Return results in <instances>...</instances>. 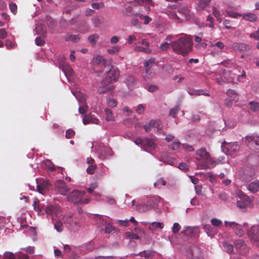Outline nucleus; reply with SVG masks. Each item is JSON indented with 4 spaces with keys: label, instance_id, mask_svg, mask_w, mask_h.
Listing matches in <instances>:
<instances>
[{
    "label": "nucleus",
    "instance_id": "nucleus-1",
    "mask_svg": "<svg viewBox=\"0 0 259 259\" xmlns=\"http://www.w3.org/2000/svg\"><path fill=\"white\" fill-rule=\"evenodd\" d=\"M170 45L175 53L183 56H187L192 50V39L187 34H183L182 37L172 41Z\"/></svg>",
    "mask_w": 259,
    "mask_h": 259
},
{
    "label": "nucleus",
    "instance_id": "nucleus-2",
    "mask_svg": "<svg viewBox=\"0 0 259 259\" xmlns=\"http://www.w3.org/2000/svg\"><path fill=\"white\" fill-rule=\"evenodd\" d=\"M119 75V72L117 67L111 66L110 69L106 73L105 78L100 83L98 89L99 94H105L114 89L113 85L110 84L116 81Z\"/></svg>",
    "mask_w": 259,
    "mask_h": 259
},
{
    "label": "nucleus",
    "instance_id": "nucleus-3",
    "mask_svg": "<svg viewBox=\"0 0 259 259\" xmlns=\"http://www.w3.org/2000/svg\"><path fill=\"white\" fill-rule=\"evenodd\" d=\"M63 221L66 227L71 230L75 231L79 228L78 220L70 213L64 215Z\"/></svg>",
    "mask_w": 259,
    "mask_h": 259
},
{
    "label": "nucleus",
    "instance_id": "nucleus-4",
    "mask_svg": "<svg viewBox=\"0 0 259 259\" xmlns=\"http://www.w3.org/2000/svg\"><path fill=\"white\" fill-rule=\"evenodd\" d=\"M237 196L239 198L237 201V207L242 209L243 211H245L246 207L251 204L252 198L241 191L238 192Z\"/></svg>",
    "mask_w": 259,
    "mask_h": 259
},
{
    "label": "nucleus",
    "instance_id": "nucleus-5",
    "mask_svg": "<svg viewBox=\"0 0 259 259\" xmlns=\"http://www.w3.org/2000/svg\"><path fill=\"white\" fill-rule=\"evenodd\" d=\"M196 154L200 157L197 160L201 163L202 167H208L207 162L210 160V153L205 148H201L196 151Z\"/></svg>",
    "mask_w": 259,
    "mask_h": 259
},
{
    "label": "nucleus",
    "instance_id": "nucleus-6",
    "mask_svg": "<svg viewBox=\"0 0 259 259\" xmlns=\"http://www.w3.org/2000/svg\"><path fill=\"white\" fill-rule=\"evenodd\" d=\"M84 191L79 190L72 191L67 197V200L76 204H79L81 201V198L85 195Z\"/></svg>",
    "mask_w": 259,
    "mask_h": 259
},
{
    "label": "nucleus",
    "instance_id": "nucleus-7",
    "mask_svg": "<svg viewBox=\"0 0 259 259\" xmlns=\"http://www.w3.org/2000/svg\"><path fill=\"white\" fill-rule=\"evenodd\" d=\"M225 224L226 227L231 228L234 231L235 234L239 237L243 236L244 234L243 230L240 225L234 222L225 221Z\"/></svg>",
    "mask_w": 259,
    "mask_h": 259
},
{
    "label": "nucleus",
    "instance_id": "nucleus-8",
    "mask_svg": "<svg viewBox=\"0 0 259 259\" xmlns=\"http://www.w3.org/2000/svg\"><path fill=\"white\" fill-rule=\"evenodd\" d=\"M247 235L252 242H259V226H253L248 231Z\"/></svg>",
    "mask_w": 259,
    "mask_h": 259
},
{
    "label": "nucleus",
    "instance_id": "nucleus-9",
    "mask_svg": "<svg viewBox=\"0 0 259 259\" xmlns=\"http://www.w3.org/2000/svg\"><path fill=\"white\" fill-rule=\"evenodd\" d=\"M37 190L38 192L43 194L44 191L48 189L51 185L49 181L47 179L43 178L36 179Z\"/></svg>",
    "mask_w": 259,
    "mask_h": 259
},
{
    "label": "nucleus",
    "instance_id": "nucleus-10",
    "mask_svg": "<svg viewBox=\"0 0 259 259\" xmlns=\"http://www.w3.org/2000/svg\"><path fill=\"white\" fill-rule=\"evenodd\" d=\"M55 188L58 192L63 195H67L69 188L67 186L65 183L62 180H58L55 183Z\"/></svg>",
    "mask_w": 259,
    "mask_h": 259
},
{
    "label": "nucleus",
    "instance_id": "nucleus-11",
    "mask_svg": "<svg viewBox=\"0 0 259 259\" xmlns=\"http://www.w3.org/2000/svg\"><path fill=\"white\" fill-rule=\"evenodd\" d=\"M236 249L238 252L243 255H245L248 249L247 245L242 239H238L234 242Z\"/></svg>",
    "mask_w": 259,
    "mask_h": 259
},
{
    "label": "nucleus",
    "instance_id": "nucleus-12",
    "mask_svg": "<svg viewBox=\"0 0 259 259\" xmlns=\"http://www.w3.org/2000/svg\"><path fill=\"white\" fill-rule=\"evenodd\" d=\"M255 172L251 168L245 169L240 175V179L244 182H249L254 177Z\"/></svg>",
    "mask_w": 259,
    "mask_h": 259
},
{
    "label": "nucleus",
    "instance_id": "nucleus-13",
    "mask_svg": "<svg viewBox=\"0 0 259 259\" xmlns=\"http://www.w3.org/2000/svg\"><path fill=\"white\" fill-rule=\"evenodd\" d=\"M232 48L236 52H245L251 49L249 45L245 43L235 42L232 44Z\"/></svg>",
    "mask_w": 259,
    "mask_h": 259
},
{
    "label": "nucleus",
    "instance_id": "nucleus-14",
    "mask_svg": "<svg viewBox=\"0 0 259 259\" xmlns=\"http://www.w3.org/2000/svg\"><path fill=\"white\" fill-rule=\"evenodd\" d=\"M83 123L85 125L88 124L90 123H93L96 124H99L100 121L94 116L89 114L85 115L82 119Z\"/></svg>",
    "mask_w": 259,
    "mask_h": 259
},
{
    "label": "nucleus",
    "instance_id": "nucleus-15",
    "mask_svg": "<svg viewBox=\"0 0 259 259\" xmlns=\"http://www.w3.org/2000/svg\"><path fill=\"white\" fill-rule=\"evenodd\" d=\"M197 9L198 10L206 11H208L209 9V5L211 0H197Z\"/></svg>",
    "mask_w": 259,
    "mask_h": 259
},
{
    "label": "nucleus",
    "instance_id": "nucleus-16",
    "mask_svg": "<svg viewBox=\"0 0 259 259\" xmlns=\"http://www.w3.org/2000/svg\"><path fill=\"white\" fill-rule=\"evenodd\" d=\"M46 212L48 215L52 216H58V214L60 212V210L59 207L54 205L48 206L46 209Z\"/></svg>",
    "mask_w": 259,
    "mask_h": 259
},
{
    "label": "nucleus",
    "instance_id": "nucleus-17",
    "mask_svg": "<svg viewBox=\"0 0 259 259\" xmlns=\"http://www.w3.org/2000/svg\"><path fill=\"white\" fill-rule=\"evenodd\" d=\"M247 188L252 193L257 192L259 191V181L255 180L251 182L248 185Z\"/></svg>",
    "mask_w": 259,
    "mask_h": 259
},
{
    "label": "nucleus",
    "instance_id": "nucleus-18",
    "mask_svg": "<svg viewBox=\"0 0 259 259\" xmlns=\"http://www.w3.org/2000/svg\"><path fill=\"white\" fill-rule=\"evenodd\" d=\"M188 93L191 96H200L204 95L205 96H209L210 95L208 93H205L202 90H195L194 89H189L188 90Z\"/></svg>",
    "mask_w": 259,
    "mask_h": 259
},
{
    "label": "nucleus",
    "instance_id": "nucleus-19",
    "mask_svg": "<svg viewBox=\"0 0 259 259\" xmlns=\"http://www.w3.org/2000/svg\"><path fill=\"white\" fill-rule=\"evenodd\" d=\"M93 61L94 64H96L101 67L105 66L107 64V60L102 56H98L94 58Z\"/></svg>",
    "mask_w": 259,
    "mask_h": 259
},
{
    "label": "nucleus",
    "instance_id": "nucleus-20",
    "mask_svg": "<svg viewBox=\"0 0 259 259\" xmlns=\"http://www.w3.org/2000/svg\"><path fill=\"white\" fill-rule=\"evenodd\" d=\"M178 12L182 14L186 19L190 18V10L188 6H183L178 10Z\"/></svg>",
    "mask_w": 259,
    "mask_h": 259
},
{
    "label": "nucleus",
    "instance_id": "nucleus-21",
    "mask_svg": "<svg viewBox=\"0 0 259 259\" xmlns=\"http://www.w3.org/2000/svg\"><path fill=\"white\" fill-rule=\"evenodd\" d=\"M155 251L152 250H144L139 253L141 256L144 257L145 259H152L154 256Z\"/></svg>",
    "mask_w": 259,
    "mask_h": 259
},
{
    "label": "nucleus",
    "instance_id": "nucleus-22",
    "mask_svg": "<svg viewBox=\"0 0 259 259\" xmlns=\"http://www.w3.org/2000/svg\"><path fill=\"white\" fill-rule=\"evenodd\" d=\"M143 147H147L152 149H155V144L153 139L148 138H145Z\"/></svg>",
    "mask_w": 259,
    "mask_h": 259
},
{
    "label": "nucleus",
    "instance_id": "nucleus-23",
    "mask_svg": "<svg viewBox=\"0 0 259 259\" xmlns=\"http://www.w3.org/2000/svg\"><path fill=\"white\" fill-rule=\"evenodd\" d=\"M242 16L244 20L250 22H255L257 20V16L256 15L252 13L244 14L242 15Z\"/></svg>",
    "mask_w": 259,
    "mask_h": 259
},
{
    "label": "nucleus",
    "instance_id": "nucleus-24",
    "mask_svg": "<svg viewBox=\"0 0 259 259\" xmlns=\"http://www.w3.org/2000/svg\"><path fill=\"white\" fill-rule=\"evenodd\" d=\"M103 22V18L100 16L94 17L92 19L93 24L95 27H100L102 26Z\"/></svg>",
    "mask_w": 259,
    "mask_h": 259
},
{
    "label": "nucleus",
    "instance_id": "nucleus-25",
    "mask_svg": "<svg viewBox=\"0 0 259 259\" xmlns=\"http://www.w3.org/2000/svg\"><path fill=\"white\" fill-rule=\"evenodd\" d=\"M105 114L106 120L107 121H113L114 120V117L111 109L107 108H105Z\"/></svg>",
    "mask_w": 259,
    "mask_h": 259
},
{
    "label": "nucleus",
    "instance_id": "nucleus-26",
    "mask_svg": "<svg viewBox=\"0 0 259 259\" xmlns=\"http://www.w3.org/2000/svg\"><path fill=\"white\" fill-rule=\"evenodd\" d=\"M151 207L148 204H141L136 206V210L139 212H143L151 209Z\"/></svg>",
    "mask_w": 259,
    "mask_h": 259
},
{
    "label": "nucleus",
    "instance_id": "nucleus-27",
    "mask_svg": "<svg viewBox=\"0 0 259 259\" xmlns=\"http://www.w3.org/2000/svg\"><path fill=\"white\" fill-rule=\"evenodd\" d=\"M134 50L136 52H143L147 54H150L152 52L151 49L146 47L136 46L134 48Z\"/></svg>",
    "mask_w": 259,
    "mask_h": 259
},
{
    "label": "nucleus",
    "instance_id": "nucleus-28",
    "mask_svg": "<svg viewBox=\"0 0 259 259\" xmlns=\"http://www.w3.org/2000/svg\"><path fill=\"white\" fill-rule=\"evenodd\" d=\"M227 95L231 98L233 101H237L239 99L238 94L234 90L229 89L227 92Z\"/></svg>",
    "mask_w": 259,
    "mask_h": 259
},
{
    "label": "nucleus",
    "instance_id": "nucleus-29",
    "mask_svg": "<svg viewBox=\"0 0 259 259\" xmlns=\"http://www.w3.org/2000/svg\"><path fill=\"white\" fill-rule=\"evenodd\" d=\"M36 33L43 36H45L47 34V29L46 26L43 24H40L36 28Z\"/></svg>",
    "mask_w": 259,
    "mask_h": 259
},
{
    "label": "nucleus",
    "instance_id": "nucleus-30",
    "mask_svg": "<svg viewBox=\"0 0 259 259\" xmlns=\"http://www.w3.org/2000/svg\"><path fill=\"white\" fill-rule=\"evenodd\" d=\"M80 39L79 35H73L71 34H67L65 37L66 41H71L72 42H77Z\"/></svg>",
    "mask_w": 259,
    "mask_h": 259
},
{
    "label": "nucleus",
    "instance_id": "nucleus-31",
    "mask_svg": "<svg viewBox=\"0 0 259 259\" xmlns=\"http://www.w3.org/2000/svg\"><path fill=\"white\" fill-rule=\"evenodd\" d=\"M246 140L248 142V143L253 142L256 145L259 146V136L254 135L246 136Z\"/></svg>",
    "mask_w": 259,
    "mask_h": 259
},
{
    "label": "nucleus",
    "instance_id": "nucleus-32",
    "mask_svg": "<svg viewBox=\"0 0 259 259\" xmlns=\"http://www.w3.org/2000/svg\"><path fill=\"white\" fill-rule=\"evenodd\" d=\"M224 250L228 253H232L234 250V246L232 244L228 242H223L222 244Z\"/></svg>",
    "mask_w": 259,
    "mask_h": 259
},
{
    "label": "nucleus",
    "instance_id": "nucleus-33",
    "mask_svg": "<svg viewBox=\"0 0 259 259\" xmlns=\"http://www.w3.org/2000/svg\"><path fill=\"white\" fill-rule=\"evenodd\" d=\"M219 160H214L210 157V160L208 161L207 162L208 167H202L204 169H208V168H212L214 167L217 164L220 163Z\"/></svg>",
    "mask_w": 259,
    "mask_h": 259
},
{
    "label": "nucleus",
    "instance_id": "nucleus-34",
    "mask_svg": "<svg viewBox=\"0 0 259 259\" xmlns=\"http://www.w3.org/2000/svg\"><path fill=\"white\" fill-rule=\"evenodd\" d=\"M134 1L139 5H151L154 6V4L152 0H134Z\"/></svg>",
    "mask_w": 259,
    "mask_h": 259
},
{
    "label": "nucleus",
    "instance_id": "nucleus-35",
    "mask_svg": "<svg viewBox=\"0 0 259 259\" xmlns=\"http://www.w3.org/2000/svg\"><path fill=\"white\" fill-rule=\"evenodd\" d=\"M99 38V34L96 33L89 36L88 39L92 45L95 46Z\"/></svg>",
    "mask_w": 259,
    "mask_h": 259
},
{
    "label": "nucleus",
    "instance_id": "nucleus-36",
    "mask_svg": "<svg viewBox=\"0 0 259 259\" xmlns=\"http://www.w3.org/2000/svg\"><path fill=\"white\" fill-rule=\"evenodd\" d=\"M231 73L230 71L225 72L224 74L223 75V78L225 79V81L230 82L232 81L234 79V73H232L231 76L228 77V75H230Z\"/></svg>",
    "mask_w": 259,
    "mask_h": 259
},
{
    "label": "nucleus",
    "instance_id": "nucleus-37",
    "mask_svg": "<svg viewBox=\"0 0 259 259\" xmlns=\"http://www.w3.org/2000/svg\"><path fill=\"white\" fill-rule=\"evenodd\" d=\"M54 228L57 232H61L63 230L64 226L61 221H57L54 224Z\"/></svg>",
    "mask_w": 259,
    "mask_h": 259
},
{
    "label": "nucleus",
    "instance_id": "nucleus-38",
    "mask_svg": "<svg viewBox=\"0 0 259 259\" xmlns=\"http://www.w3.org/2000/svg\"><path fill=\"white\" fill-rule=\"evenodd\" d=\"M164 226V225L162 223H159V222H153L152 224H151L149 227V229L150 230H154L156 228H163Z\"/></svg>",
    "mask_w": 259,
    "mask_h": 259
},
{
    "label": "nucleus",
    "instance_id": "nucleus-39",
    "mask_svg": "<svg viewBox=\"0 0 259 259\" xmlns=\"http://www.w3.org/2000/svg\"><path fill=\"white\" fill-rule=\"evenodd\" d=\"M221 64L227 67H230L231 66L234 67L236 66L234 62L232 60L230 59L224 60L221 63Z\"/></svg>",
    "mask_w": 259,
    "mask_h": 259
},
{
    "label": "nucleus",
    "instance_id": "nucleus-40",
    "mask_svg": "<svg viewBox=\"0 0 259 259\" xmlns=\"http://www.w3.org/2000/svg\"><path fill=\"white\" fill-rule=\"evenodd\" d=\"M251 109L253 111L259 110V103L254 101H250L249 103Z\"/></svg>",
    "mask_w": 259,
    "mask_h": 259
},
{
    "label": "nucleus",
    "instance_id": "nucleus-41",
    "mask_svg": "<svg viewBox=\"0 0 259 259\" xmlns=\"http://www.w3.org/2000/svg\"><path fill=\"white\" fill-rule=\"evenodd\" d=\"M179 111V107L178 106H176L172 109H170L169 115V116L175 118L176 117Z\"/></svg>",
    "mask_w": 259,
    "mask_h": 259
},
{
    "label": "nucleus",
    "instance_id": "nucleus-42",
    "mask_svg": "<svg viewBox=\"0 0 259 259\" xmlns=\"http://www.w3.org/2000/svg\"><path fill=\"white\" fill-rule=\"evenodd\" d=\"M96 168L97 165L96 164H91L87 168V172L88 174L93 175Z\"/></svg>",
    "mask_w": 259,
    "mask_h": 259
},
{
    "label": "nucleus",
    "instance_id": "nucleus-43",
    "mask_svg": "<svg viewBox=\"0 0 259 259\" xmlns=\"http://www.w3.org/2000/svg\"><path fill=\"white\" fill-rule=\"evenodd\" d=\"M46 165L50 170H51L52 171H54L56 170L55 166L50 160L46 161Z\"/></svg>",
    "mask_w": 259,
    "mask_h": 259
},
{
    "label": "nucleus",
    "instance_id": "nucleus-44",
    "mask_svg": "<svg viewBox=\"0 0 259 259\" xmlns=\"http://www.w3.org/2000/svg\"><path fill=\"white\" fill-rule=\"evenodd\" d=\"M168 16L170 18L175 20L176 22L180 21V19L178 16V15H177V14L175 12H174V11L169 12Z\"/></svg>",
    "mask_w": 259,
    "mask_h": 259
},
{
    "label": "nucleus",
    "instance_id": "nucleus-45",
    "mask_svg": "<svg viewBox=\"0 0 259 259\" xmlns=\"http://www.w3.org/2000/svg\"><path fill=\"white\" fill-rule=\"evenodd\" d=\"M181 143L178 139L174 141V143L171 146V149L172 150H178L180 147Z\"/></svg>",
    "mask_w": 259,
    "mask_h": 259
},
{
    "label": "nucleus",
    "instance_id": "nucleus-46",
    "mask_svg": "<svg viewBox=\"0 0 259 259\" xmlns=\"http://www.w3.org/2000/svg\"><path fill=\"white\" fill-rule=\"evenodd\" d=\"M17 255L16 256L13 253L10 252H6L4 254V259H16Z\"/></svg>",
    "mask_w": 259,
    "mask_h": 259
},
{
    "label": "nucleus",
    "instance_id": "nucleus-47",
    "mask_svg": "<svg viewBox=\"0 0 259 259\" xmlns=\"http://www.w3.org/2000/svg\"><path fill=\"white\" fill-rule=\"evenodd\" d=\"M9 8L11 12L15 15L17 12V6L16 4L11 3L9 4Z\"/></svg>",
    "mask_w": 259,
    "mask_h": 259
},
{
    "label": "nucleus",
    "instance_id": "nucleus-48",
    "mask_svg": "<svg viewBox=\"0 0 259 259\" xmlns=\"http://www.w3.org/2000/svg\"><path fill=\"white\" fill-rule=\"evenodd\" d=\"M126 236L130 239H139L140 238L138 235L131 232H126Z\"/></svg>",
    "mask_w": 259,
    "mask_h": 259
},
{
    "label": "nucleus",
    "instance_id": "nucleus-49",
    "mask_svg": "<svg viewBox=\"0 0 259 259\" xmlns=\"http://www.w3.org/2000/svg\"><path fill=\"white\" fill-rule=\"evenodd\" d=\"M210 47H218L221 50L223 49L225 47V46L224 44L222 41H218L216 43L212 44L210 45Z\"/></svg>",
    "mask_w": 259,
    "mask_h": 259
},
{
    "label": "nucleus",
    "instance_id": "nucleus-50",
    "mask_svg": "<svg viewBox=\"0 0 259 259\" xmlns=\"http://www.w3.org/2000/svg\"><path fill=\"white\" fill-rule=\"evenodd\" d=\"M160 185L163 186H165L166 185L165 181L162 178L158 179L156 182L154 183V186L155 187H158V186Z\"/></svg>",
    "mask_w": 259,
    "mask_h": 259
},
{
    "label": "nucleus",
    "instance_id": "nucleus-51",
    "mask_svg": "<svg viewBox=\"0 0 259 259\" xmlns=\"http://www.w3.org/2000/svg\"><path fill=\"white\" fill-rule=\"evenodd\" d=\"M227 15L229 17L233 18H237L238 17L242 16V14H239L238 13L234 12H227Z\"/></svg>",
    "mask_w": 259,
    "mask_h": 259
},
{
    "label": "nucleus",
    "instance_id": "nucleus-52",
    "mask_svg": "<svg viewBox=\"0 0 259 259\" xmlns=\"http://www.w3.org/2000/svg\"><path fill=\"white\" fill-rule=\"evenodd\" d=\"M107 104L110 107H115L117 106V103L115 100L109 98L107 100Z\"/></svg>",
    "mask_w": 259,
    "mask_h": 259
},
{
    "label": "nucleus",
    "instance_id": "nucleus-53",
    "mask_svg": "<svg viewBox=\"0 0 259 259\" xmlns=\"http://www.w3.org/2000/svg\"><path fill=\"white\" fill-rule=\"evenodd\" d=\"M75 135V132L71 129L67 130L66 132V137L67 139L72 138Z\"/></svg>",
    "mask_w": 259,
    "mask_h": 259
},
{
    "label": "nucleus",
    "instance_id": "nucleus-54",
    "mask_svg": "<svg viewBox=\"0 0 259 259\" xmlns=\"http://www.w3.org/2000/svg\"><path fill=\"white\" fill-rule=\"evenodd\" d=\"M181 227L178 223H175L173 225L172 232L175 234L178 233L181 229Z\"/></svg>",
    "mask_w": 259,
    "mask_h": 259
},
{
    "label": "nucleus",
    "instance_id": "nucleus-55",
    "mask_svg": "<svg viewBox=\"0 0 259 259\" xmlns=\"http://www.w3.org/2000/svg\"><path fill=\"white\" fill-rule=\"evenodd\" d=\"M211 224L215 227H219L222 224V222L219 219H212L211 220Z\"/></svg>",
    "mask_w": 259,
    "mask_h": 259
},
{
    "label": "nucleus",
    "instance_id": "nucleus-56",
    "mask_svg": "<svg viewBox=\"0 0 259 259\" xmlns=\"http://www.w3.org/2000/svg\"><path fill=\"white\" fill-rule=\"evenodd\" d=\"M134 142L136 145L138 146H141V147H143L144 139H142L140 137L137 138L135 139Z\"/></svg>",
    "mask_w": 259,
    "mask_h": 259
},
{
    "label": "nucleus",
    "instance_id": "nucleus-57",
    "mask_svg": "<svg viewBox=\"0 0 259 259\" xmlns=\"http://www.w3.org/2000/svg\"><path fill=\"white\" fill-rule=\"evenodd\" d=\"M37 46H42L45 44L44 40L41 37H37L35 39Z\"/></svg>",
    "mask_w": 259,
    "mask_h": 259
},
{
    "label": "nucleus",
    "instance_id": "nucleus-58",
    "mask_svg": "<svg viewBox=\"0 0 259 259\" xmlns=\"http://www.w3.org/2000/svg\"><path fill=\"white\" fill-rule=\"evenodd\" d=\"M229 146L232 150L234 151V152L238 151L239 149V145L238 144L237 142H235L233 144H231Z\"/></svg>",
    "mask_w": 259,
    "mask_h": 259
},
{
    "label": "nucleus",
    "instance_id": "nucleus-59",
    "mask_svg": "<svg viewBox=\"0 0 259 259\" xmlns=\"http://www.w3.org/2000/svg\"><path fill=\"white\" fill-rule=\"evenodd\" d=\"M154 64V62L151 60H149L148 61H146L144 63V66L147 68L146 72L147 73L149 71L148 69V68H150L152 66V65Z\"/></svg>",
    "mask_w": 259,
    "mask_h": 259
},
{
    "label": "nucleus",
    "instance_id": "nucleus-60",
    "mask_svg": "<svg viewBox=\"0 0 259 259\" xmlns=\"http://www.w3.org/2000/svg\"><path fill=\"white\" fill-rule=\"evenodd\" d=\"M104 4L103 3H94L92 4V7L94 9H99L103 7Z\"/></svg>",
    "mask_w": 259,
    "mask_h": 259
},
{
    "label": "nucleus",
    "instance_id": "nucleus-61",
    "mask_svg": "<svg viewBox=\"0 0 259 259\" xmlns=\"http://www.w3.org/2000/svg\"><path fill=\"white\" fill-rule=\"evenodd\" d=\"M5 45L8 49H12L15 47V44L10 40H6Z\"/></svg>",
    "mask_w": 259,
    "mask_h": 259
},
{
    "label": "nucleus",
    "instance_id": "nucleus-62",
    "mask_svg": "<svg viewBox=\"0 0 259 259\" xmlns=\"http://www.w3.org/2000/svg\"><path fill=\"white\" fill-rule=\"evenodd\" d=\"M120 50V48L118 46H114L112 49L108 50V52L110 54H113L118 52Z\"/></svg>",
    "mask_w": 259,
    "mask_h": 259
},
{
    "label": "nucleus",
    "instance_id": "nucleus-63",
    "mask_svg": "<svg viewBox=\"0 0 259 259\" xmlns=\"http://www.w3.org/2000/svg\"><path fill=\"white\" fill-rule=\"evenodd\" d=\"M88 107L87 106H80L78 108V111L81 114H84L87 113L88 111Z\"/></svg>",
    "mask_w": 259,
    "mask_h": 259
},
{
    "label": "nucleus",
    "instance_id": "nucleus-64",
    "mask_svg": "<svg viewBox=\"0 0 259 259\" xmlns=\"http://www.w3.org/2000/svg\"><path fill=\"white\" fill-rule=\"evenodd\" d=\"M114 229L113 226H112L110 224H107L105 228V232L106 233H111L112 230Z\"/></svg>",
    "mask_w": 259,
    "mask_h": 259
}]
</instances>
